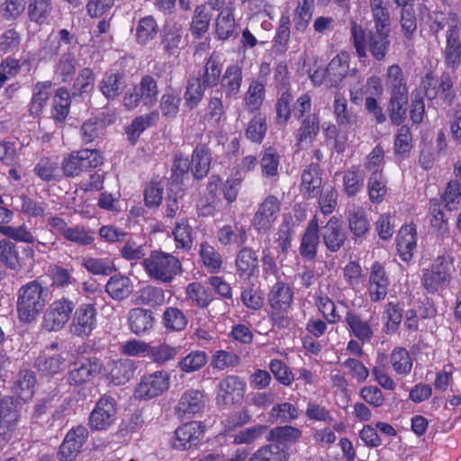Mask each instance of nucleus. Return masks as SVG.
<instances>
[{
  "mask_svg": "<svg viewBox=\"0 0 461 461\" xmlns=\"http://www.w3.org/2000/svg\"><path fill=\"white\" fill-rule=\"evenodd\" d=\"M351 39L359 59L366 58V49L376 61L384 60L389 52L391 31H368L351 21Z\"/></svg>",
  "mask_w": 461,
  "mask_h": 461,
  "instance_id": "nucleus-1",
  "label": "nucleus"
},
{
  "mask_svg": "<svg viewBox=\"0 0 461 461\" xmlns=\"http://www.w3.org/2000/svg\"><path fill=\"white\" fill-rule=\"evenodd\" d=\"M49 301V289L39 280H32L22 285L17 293V312L24 323L33 321L42 312Z\"/></svg>",
  "mask_w": 461,
  "mask_h": 461,
  "instance_id": "nucleus-2",
  "label": "nucleus"
},
{
  "mask_svg": "<svg viewBox=\"0 0 461 461\" xmlns=\"http://www.w3.org/2000/svg\"><path fill=\"white\" fill-rule=\"evenodd\" d=\"M222 67L217 57L211 55L206 60L203 71L188 79L185 100L186 105L193 109L203 100L207 88L217 86L221 80Z\"/></svg>",
  "mask_w": 461,
  "mask_h": 461,
  "instance_id": "nucleus-3",
  "label": "nucleus"
},
{
  "mask_svg": "<svg viewBox=\"0 0 461 461\" xmlns=\"http://www.w3.org/2000/svg\"><path fill=\"white\" fill-rule=\"evenodd\" d=\"M149 277L162 283H170L182 271V265L177 258L162 251H151L142 261Z\"/></svg>",
  "mask_w": 461,
  "mask_h": 461,
  "instance_id": "nucleus-4",
  "label": "nucleus"
},
{
  "mask_svg": "<svg viewBox=\"0 0 461 461\" xmlns=\"http://www.w3.org/2000/svg\"><path fill=\"white\" fill-rule=\"evenodd\" d=\"M158 86L156 78L150 75L141 77L140 83L133 87L132 92H127L123 96V105L127 110H133L142 104L147 108L153 107L158 102Z\"/></svg>",
  "mask_w": 461,
  "mask_h": 461,
  "instance_id": "nucleus-5",
  "label": "nucleus"
},
{
  "mask_svg": "<svg viewBox=\"0 0 461 461\" xmlns=\"http://www.w3.org/2000/svg\"><path fill=\"white\" fill-rule=\"evenodd\" d=\"M449 18L452 23L446 33L444 62L447 68L455 71L461 64L460 24L456 13L449 12Z\"/></svg>",
  "mask_w": 461,
  "mask_h": 461,
  "instance_id": "nucleus-6",
  "label": "nucleus"
},
{
  "mask_svg": "<svg viewBox=\"0 0 461 461\" xmlns=\"http://www.w3.org/2000/svg\"><path fill=\"white\" fill-rule=\"evenodd\" d=\"M116 401L109 395L102 396L89 415L91 429L100 431L108 429L116 420Z\"/></svg>",
  "mask_w": 461,
  "mask_h": 461,
  "instance_id": "nucleus-7",
  "label": "nucleus"
},
{
  "mask_svg": "<svg viewBox=\"0 0 461 461\" xmlns=\"http://www.w3.org/2000/svg\"><path fill=\"white\" fill-rule=\"evenodd\" d=\"M170 384V376L165 371H157L141 377L137 384L134 396L139 400H149L161 395Z\"/></svg>",
  "mask_w": 461,
  "mask_h": 461,
  "instance_id": "nucleus-8",
  "label": "nucleus"
},
{
  "mask_svg": "<svg viewBox=\"0 0 461 461\" xmlns=\"http://www.w3.org/2000/svg\"><path fill=\"white\" fill-rule=\"evenodd\" d=\"M451 267V261L444 256H438L434 259L430 268L424 270L422 276V285L427 292L435 293L450 281Z\"/></svg>",
  "mask_w": 461,
  "mask_h": 461,
  "instance_id": "nucleus-9",
  "label": "nucleus"
},
{
  "mask_svg": "<svg viewBox=\"0 0 461 461\" xmlns=\"http://www.w3.org/2000/svg\"><path fill=\"white\" fill-rule=\"evenodd\" d=\"M73 309L72 301L65 298L54 301L44 312L43 328L48 331L60 330L69 320Z\"/></svg>",
  "mask_w": 461,
  "mask_h": 461,
  "instance_id": "nucleus-10",
  "label": "nucleus"
},
{
  "mask_svg": "<svg viewBox=\"0 0 461 461\" xmlns=\"http://www.w3.org/2000/svg\"><path fill=\"white\" fill-rule=\"evenodd\" d=\"M96 314L93 303L81 304L74 312L70 332L77 337H88L96 327Z\"/></svg>",
  "mask_w": 461,
  "mask_h": 461,
  "instance_id": "nucleus-11",
  "label": "nucleus"
},
{
  "mask_svg": "<svg viewBox=\"0 0 461 461\" xmlns=\"http://www.w3.org/2000/svg\"><path fill=\"white\" fill-rule=\"evenodd\" d=\"M281 210V202L275 195H267L259 204L252 224L257 230L267 232L277 219Z\"/></svg>",
  "mask_w": 461,
  "mask_h": 461,
  "instance_id": "nucleus-12",
  "label": "nucleus"
},
{
  "mask_svg": "<svg viewBox=\"0 0 461 461\" xmlns=\"http://www.w3.org/2000/svg\"><path fill=\"white\" fill-rule=\"evenodd\" d=\"M102 365L96 358H86L74 364L67 375L70 385L80 386L90 382L101 373Z\"/></svg>",
  "mask_w": 461,
  "mask_h": 461,
  "instance_id": "nucleus-13",
  "label": "nucleus"
},
{
  "mask_svg": "<svg viewBox=\"0 0 461 461\" xmlns=\"http://www.w3.org/2000/svg\"><path fill=\"white\" fill-rule=\"evenodd\" d=\"M206 402L203 392L196 389L185 391L180 397L176 407V412L178 418L190 419L200 413Z\"/></svg>",
  "mask_w": 461,
  "mask_h": 461,
  "instance_id": "nucleus-14",
  "label": "nucleus"
},
{
  "mask_svg": "<svg viewBox=\"0 0 461 461\" xmlns=\"http://www.w3.org/2000/svg\"><path fill=\"white\" fill-rule=\"evenodd\" d=\"M203 435V428L198 421L186 422L175 431L172 447L185 450L196 446Z\"/></svg>",
  "mask_w": 461,
  "mask_h": 461,
  "instance_id": "nucleus-15",
  "label": "nucleus"
},
{
  "mask_svg": "<svg viewBox=\"0 0 461 461\" xmlns=\"http://www.w3.org/2000/svg\"><path fill=\"white\" fill-rule=\"evenodd\" d=\"M88 436V430L84 426H77L72 429L66 435L64 441L59 447V457L61 461H72L77 454Z\"/></svg>",
  "mask_w": 461,
  "mask_h": 461,
  "instance_id": "nucleus-16",
  "label": "nucleus"
},
{
  "mask_svg": "<svg viewBox=\"0 0 461 461\" xmlns=\"http://www.w3.org/2000/svg\"><path fill=\"white\" fill-rule=\"evenodd\" d=\"M246 383L237 375H229L219 383L218 401L223 404L240 402L244 396Z\"/></svg>",
  "mask_w": 461,
  "mask_h": 461,
  "instance_id": "nucleus-17",
  "label": "nucleus"
},
{
  "mask_svg": "<svg viewBox=\"0 0 461 461\" xmlns=\"http://www.w3.org/2000/svg\"><path fill=\"white\" fill-rule=\"evenodd\" d=\"M321 236L326 248L331 252H337L346 241L341 221L332 216L321 228Z\"/></svg>",
  "mask_w": 461,
  "mask_h": 461,
  "instance_id": "nucleus-18",
  "label": "nucleus"
},
{
  "mask_svg": "<svg viewBox=\"0 0 461 461\" xmlns=\"http://www.w3.org/2000/svg\"><path fill=\"white\" fill-rule=\"evenodd\" d=\"M349 71V55L347 52H340L336 55L328 64L324 79L327 86H337L348 75Z\"/></svg>",
  "mask_w": 461,
  "mask_h": 461,
  "instance_id": "nucleus-19",
  "label": "nucleus"
},
{
  "mask_svg": "<svg viewBox=\"0 0 461 461\" xmlns=\"http://www.w3.org/2000/svg\"><path fill=\"white\" fill-rule=\"evenodd\" d=\"M388 285L389 281L384 268L378 262H375L372 265L369 276V295L371 300L373 302L383 300L387 294Z\"/></svg>",
  "mask_w": 461,
  "mask_h": 461,
  "instance_id": "nucleus-20",
  "label": "nucleus"
},
{
  "mask_svg": "<svg viewBox=\"0 0 461 461\" xmlns=\"http://www.w3.org/2000/svg\"><path fill=\"white\" fill-rule=\"evenodd\" d=\"M155 317L153 312L144 308H133L128 313L130 330L138 336L152 330Z\"/></svg>",
  "mask_w": 461,
  "mask_h": 461,
  "instance_id": "nucleus-21",
  "label": "nucleus"
},
{
  "mask_svg": "<svg viewBox=\"0 0 461 461\" xmlns=\"http://www.w3.org/2000/svg\"><path fill=\"white\" fill-rule=\"evenodd\" d=\"M320 242L319 224L316 217L312 219L302 238L300 254L303 258L312 260L316 257Z\"/></svg>",
  "mask_w": 461,
  "mask_h": 461,
  "instance_id": "nucleus-22",
  "label": "nucleus"
},
{
  "mask_svg": "<svg viewBox=\"0 0 461 461\" xmlns=\"http://www.w3.org/2000/svg\"><path fill=\"white\" fill-rule=\"evenodd\" d=\"M160 45L168 55H176L185 45L182 29L176 24H167L160 33Z\"/></svg>",
  "mask_w": 461,
  "mask_h": 461,
  "instance_id": "nucleus-23",
  "label": "nucleus"
},
{
  "mask_svg": "<svg viewBox=\"0 0 461 461\" xmlns=\"http://www.w3.org/2000/svg\"><path fill=\"white\" fill-rule=\"evenodd\" d=\"M242 83V69L237 64L230 65L221 77L220 83L226 98L237 97Z\"/></svg>",
  "mask_w": 461,
  "mask_h": 461,
  "instance_id": "nucleus-24",
  "label": "nucleus"
},
{
  "mask_svg": "<svg viewBox=\"0 0 461 461\" xmlns=\"http://www.w3.org/2000/svg\"><path fill=\"white\" fill-rule=\"evenodd\" d=\"M396 246L401 258L406 262L411 260L416 248V228L413 225H405L400 229Z\"/></svg>",
  "mask_w": 461,
  "mask_h": 461,
  "instance_id": "nucleus-25",
  "label": "nucleus"
},
{
  "mask_svg": "<svg viewBox=\"0 0 461 461\" xmlns=\"http://www.w3.org/2000/svg\"><path fill=\"white\" fill-rule=\"evenodd\" d=\"M320 131V119L317 114L311 113L303 118L296 131V146L303 149L312 143Z\"/></svg>",
  "mask_w": 461,
  "mask_h": 461,
  "instance_id": "nucleus-26",
  "label": "nucleus"
},
{
  "mask_svg": "<svg viewBox=\"0 0 461 461\" xmlns=\"http://www.w3.org/2000/svg\"><path fill=\"white\" fill-rule=\"evenodd\" d=\"M408 104V90L391 92L388 103V113L393 125H401L405 118Z\"/></svg>",
  "mask_w": 461,
  "mask_h": 461,
  "instance_id": "nucleus-27",
  "label": "nucleus"
},
{
  "mask_svg": "<svg viewBox=\"0 0 461 461\" xmlns=\"http://www.w3.org/2000/svg\"><path fill=\"white\" fill-rule=\"evenodd\" d=\"M105 291L111 298L121 302L132 294L133 283L128 276L114 275L109 278Z\"/></svg>",
  "mask_w": 461,
  "mask_h": 461,
  "instance_id": "nucleus-28",
  "label": "nucleus"
},
{
  "mask_svg": "<svg viewBox=\"0 0 461 461\" xmlns=\"http://www.w3.org/2000/svg\"><path fill=\"white\" fill-rule=\"evenodd\" d=\"M236 267L240 277L248 279L253 276L258 270L256 252L249 248L240 249L236 258Z\"/></svg>",
  "mask_w": 461,
  "mask_h": 461,
  "instance_id": "nucleus-29",
  "label": "nucleus"
},
{
  "mask_svg": "<svg viewBox=\"0 0 461 461\" xmlns=\"http://www.w3.org/2000/svg\"><path fill=\"white\" fill-rule=\"evenodd\" d=\"M192 172L195 178L201 179L207 176L211 165L210 149L203 144L195 147L192 155Z\"/></svg>",
  "mask_w": 461,
  "mask_h": 461,
  "instance_id": "nucleus-30",
  "label": "nucleus"
},
{
  "mask_svg": "<svg viewBox=\"0 0 461 461\" xmlns=\"http://www.w3.org/2000/svg\"><path fill=\"white\" fill-rule=\"evenodd\" d=\"M288 458V447L272 442L258 449L249 461H287Z\"/></svg>",
  "mask_w": 461,
  "mask_h": 461,
  "instance_id": "nucleus-31",
  "label": "nucleus"
},
{
  "mask_svg": "<svg viewBox=\"0 0 461 461\" xmlns=\"http://www.w3.org/2000/svg\"><path fill=\"white\" fill-rule=\"evenodd\" d=\"M269 303L275 311H286L293 301V292L285 283L278 282L271 289Z\"/></svg>",
  "mask_w": 461,
  "mask_h": 461,
  "instance_id": "nucleus-32",
  "label": "nucleus"
},
{
  "mask_svg": "<svg viewBox=\"0 0 461 461\" xmlns=\"http://www.w3.org/2000/svg\"><path fill=\"white\" fill-rule=\"evenodd\" d=\"M215 32L220 40H228L237 36L236 22L231 9L224 8L215 20Z\"/></svg>",
  "mask_w": 461,
  "mask_h": 461,
  "instance_id": "nucleus-33",
  "label": "nucleus"
},
{
  "mask_svg": "<svg viewBox=\"0 0 461 461\" xmlns=\"http://www.w3.org/2000/svg\"><path fill=\"white\" fill-rule=\"evenodd\" d=\"M321 185L320 167L317 164H310L302 174V191L306 198L314 197Z\"/></svg>",
  "mask_w": 461,
  "mask_h": 461,
  "instance_id": "nucleus-34",
  "label": "nucleus"
},
{
  "mask_svg": "<svg viewBox=\"0 0 461 461\" xmlns=\"http://www.w3.org/2000/svg\"><path fill=\"white\" fill-rule=\"evenodd\" d=\"M0 261L14 271L21 270L23 266L17 246L8 239L0 240Z\"/></svg>",
  "mask_w": 461,
  "mask_h": 461,
  "instance_id": "nucleus-35",
  "label": "nucleus"
},
{
  "mask_svg": "<svg viewBox=\"0 0 461 461\" xmlns=\"http://www.w3.org/2000/svg\"><path fill=\"white\" fill-rule=\"evenodd\" d=\"M36 383L34 373L30 370H22L14 384L13 391L19 399L27 402L33 395V387Z\"/></svg>",
  "mask_w": 461,
  "mask_h": 461,
  "instance_id": "nucleus-36",
  "label": "nucleus"
},
{
  "mask_svg": "<svg viewBox=\"0 0 461 461\" xmlns=\"http://www.w3.org/2000/svg\"><path fill=\"white\" fill-rule=\"evenodd\" d=\"M18 400L14 397H5L0 401V434H5V428H11L18 419Z\"/></svg>",
  "mask_w": 461,
  "mask_h": 461,
  "instance_id": "nucleus-37",
  "label": "nucleus"
},
{
  "mask_svg": "<svg viewBox=\"0 0 461 461\" xmlns=\"http://www.w3.org/2000/svg\"><path fill=\"white\" fill-rule=\"evenodd\" d=\"M212 14L209 13L205 5H199L194 11L192 23L190 25V32L196 39L202 38L207 32Z\"/></svg>",
  "mask_w": 461,
  "mask_h": 461,
  "instance_id": "nucleus-38",
  "label": "nucleus"
},
{
  "mask_svg": "<svg viewBox=\"0 0 461 461\" xmlns=\"http://www.w3.org/2000/svg\"><path fill=\"white\" fill-rule=\"evenodd\" d=\"M158 32V25L152 15L139 20L136 26V41L140 45H146L154 40Z\"/></svg>",
  "mask_w": 461,
  "mask_h": 461,
  "instance_id": "nucleus-39",
  "label": "nucleus"
},
{
  "mask_svg": "<svg viewBox=\"0 0 461 461\" xmlns=\"http://www.w3.org/2000/svg\"><path fill=\"white\" fill-rule=\"evenodd\" d=\"M52 12L51 0H29L28 15L38 24L48 23Z\"/></svg>",
  "mask_w": 461,
  "mask_h": 461,
  "instance_id": "nucleus-40",
  "label": "nucleus"
},
{
  "mask_svg": "<svg viewBox=\"0 0 461 461\" xmlns=\"http://www.w3.org/2000/svg\"><path fill=\"white\" fill-rule=\"evenodd\" d=\"M158 120V113L152 112L146 115L136 117L127 128L130 142L134 145L142 131L154 125Z\"/></svg>",
  "mask_w": 461,
  "mask_h": 461,
  "instance_id": "nucleus-41",
  "label": "nucleus"
},
{
  "mask_svg": "<svg viewBox=\"0 0 461 461\" xmlns=\"http://www.w3.org/2000/svg\"><path fill=\"white\" fill-rule=\"evenodd\" d=\"M70 95L66 88H59L53 97L52 118L63 122L69 113Z\"/></svg>",
  "mask_w": 461,
  "mask_h": 461,
  "instance_id": "nucleus-42",
  "label": "nucleus"
},
{
  "mask_svg": "<svg viewBox=\"0 0 461 461\" xmlns=\"http://www.w3.org/2000/svg\"><path fill=\"white\" fill-rule=\"evenodd\" d=\"M164 291L156 286L147 285L140 289L135 295L136 304L158 306L164 303Z\"/></svg>",
  "mask_w": 461,
  "mask_h": 461,
  "instance_id": "nucleus-43",
  "label": "nucleus"
},
{
  "mask_svg": "<svg viewBox=\"0 0 461 461\" xmlns=\"http://www.w3.org/2000/svg\"><path fill=\"white\" fill-rule=\"evenodd\" d=\"M301 434V431L295 427H276L269 431L267 440L287 447V444L294 443Z\"/></svg>",
  "mask_w": 461,
  "mask_h": 461,
  "instance_id": "nucleus-44",
  "label": "nucleus"
},
{
  "mask_svg": "<svg viewBox=\"0 0 461 461\" xmlns=\"http://www.w3.org/2000/svg\"><path fill=\"white\" fill-rule=\"evenodd\" d=\"M333 107L336 122L339 125L351 127L357 124V116L348 109L345 97L339 95H336Z\"/></svg>",
  "mask_w": 461,
  "mask_h": 461,
  "instance_id": "nucleus-45",
  "label": "nucleus"
},
{
  "mask_svg": "<svg viewBox=\"0 0 461 461\" xmlns=\"http://www.w3.org/2000/svg\"><path fill=\"white\" fill-rule=\"evenodd\" d=\"M52 84L50 81L38 82L34 86V92L31 103L30 112L38 115L45 106L50 96V89Z\"/></svg>",
  "mask_w": 461,
  "mask_h": 461,
  "instance_id": "nucleus-46",
  "label": "nucleus"
},
{
  "mask_svg": "<svg viewBox=\"0 0 461 461\" xmlns=\"http://www.w3.org/2000/svg\"><path fill=\"white\" fill-rule=\"evenodd\" d=\"M345 320L356 338L363 343L370 341L373 337V330L367 321L351 312L347 313Z\"/></svg>",
  "mask_w": 461,
  "mask_h": 461,
  "instance_id": "nucleus-47",
  "label": "nucleus"
},
{
  "mask_svg": "<svg viewBox=\"0 0 461 461\" xmlns=\"http://www.w3.org/2000/svg\"><path fill=\"white\" fill-rule=\"evenodd\" d=\"M348 226L354 237H362L369 230V222L365 212L360 207H354L348 212Z\"/></svg>",
  "mask_w": 461,
  "mask_h": 461,
  "instance_id": "nucleus-48",
  "label": "nucleus"
},
{
  "mask_svg": "<svg viewBox=\"0 0 461 461\" xmlns=\"http://www.w3.org/2000/svg\"><path fill=\"white\" fill-rule=\"evenodd\" d=\"M99 87L106 98L113 99L120 95L123 90L122 76L117 73L106 74L100 82Z\"/></svg>",
  "mask_w": 461,
  "mask_h": 461,
  "instance_id": "nucleus-49",
  "label": "nucleus"
},
{
  "mask_svg": "<svg viewBox=\"0 0 461 461\" xmlns=\"http://www.w3.org/2000/svg\"><path fill=\"white\" fill-rule=\"evenodd\" d=\"M35 366L45 375H55L64 369L65 358L60 355L40 356L36 360Z\"/></svg>",
  "mask_w": 461,
  "mask_h": 461,
  "instance_id": "nucleus-50",
  "label": "nucleus"
},
{
  "mask_svg": "<svg viewBox=\"0 0 461 461\" xmlns=\"http://www.w3.org/2000/svg\"><path fill=\"white\" fill-rule=\"evenodd\" d=\"M135 369V363L131 359L117 361L111 370L112 380L116 384H125L133 377Z\"/></svg>",
  "mask_w": 461,
  "mask_h": 461,
  "instance_id": "nucleus-51",
  "label": "nucleus"
},
{
  "mask_svg": "<svg viewBox=\"0 0 461 461\" xmlns=\"http://www.w3.org/2000/svg\"><path fill=\"white\" fill-rule=\"evenodd\" d=\"M82 266L93 275L109 276L116 270L110 258H86Z\"/></svg>",
  "mask_w": 461,
  "mask_h": 461,
  "instance_id": "nucleus-52",
  "label": "nucleus"
},
{
  "mask_svg": "<svg viewBox=\"0 0 461 461\" xmlns=\"http://www.w3.org/2000/svg\"><path fill=\"white\" fill-rule=\"evenodd\" d=\"M185 313L176 307H168L163 313V324L167 330L181 331L187 325Z\"/></svg>",
  "mask_w": 461,
  "mask_h": 461,
  "instance_id": "nucleus-53",
  "label": "nucleus"
},
{
  "mask_svg": "<svg viewBox=\"0 0 461 461\" xmlns=\"http://www.w3.org/2000/svg\"><path fill=\"white\" fill-rule=\"evenodd\" d=\"M0 233L8 238L19 242L33 243L35 241L34 236L30 231L25 224L19 226L0 225Z\"/></svg>",
  "mask_w": 461,
  "mask_h": 461,
  "instance_id": "nucleus-54",
  "label": "nucleus"
},
{
  "mask_svg": "<svg viewBox=\"0 0 461 461\" xmlns=\"http://www.w3.org/2000/svg\"><path fill=\"white\" fill-rule=\"evenodd\" d=\"M363 183L364 176L357 167H352L344 173V190L348 196L356 195L361 190Z\"/></svg>",
  "mask_w": 461,
  "mask_h": 461,
  "instance_id": "nucleus-55",
  "label": "nucleus"
},
{
  "mask_svg": "<svg viewBox=\"0 0 461 461\" xmlns=\"http://www.w3.org/2000/svg\"><path fill=\"white\" fill-rule=\"evenodd\" d=\"M264 94V84L259 82L258 80H252L245 97L246 106L250 111L258 110L263 103Z\"/></svg>",
  "mask_w": 461,
  "mask_h": 461,
  "instance_id": "nucleus-56",
  "label": "nucleus"
},
{
  "mask_svg": "<svg viewBox=\"0 0 461 461\" xmlns=\"http://www.w3.org/2000/svg\"><path fill=\"white\" fill-rule=\"evenodd\" d=\"M181 104L179 94L173 91H167L160 98L159 108L162 115L167 118H174L178 111Z\"/></svg>",
  "mask_w": 461,
  "mask_h": 461,
  "instance_id": "nucleus-57",
  "label": "nucleus"
},
{
  "mask_svg": "<svg viewBox=\"0 0 461 461\" xmlns=\"http://www.w3.org/2000/svg\"><path fill=\"white\" fill-rule=\"evenodd\" d=\"M207 362V356L203 351H192L178 362L179 368L191 373L201 369Z\"/></svg>",
  "mask_w": 461,
  "mask_h": 461,
  "instance_id": "nucleus-58",
  "label": "nucleus"
},
{
  "mask_svg": "<svg viewBox=\"0 0 461 461\" xmlns=\"http://www.w3.org/2000/svg\"><path fill=\"white\" fill-rule=\"evenodd\" d=\"M412 136L411 130L406 125H402L394 140V152L401 158H405L411 149Z\"/></svg>",
  "mask_w": 461,
  "mask_h": 461,
  "instance_id": "nucleus-59",
  "label": "nucleus"
},
{
  "mask_svg": "<svg viewBox=\"0 0 461 461\" xmlns=\"http://www.w3.org/2000/svg\"><path fill=\"white\" fill-rule=\"evenodd\" d=\"M180 348H173L166 344H160L156 347H149V357L158 364H165L174 359L179 353Z\"/></svg>",
  "mask_w": 461,
  "mask_h": 461,
  "instance_id": "nucleus-60",
  "label": "nucleus"
},
{
  "mask_svg": "<svg viewBox=\"0 0 461 461\" xmlns=\"http://www.w3.org/2000/svg\"><path fill=\"white\" fill-rule=\"evenodd\" d=\"M367 188L370 200L373 203H380L387 192L383 174H371Z\"/></svg>",
  "mask_w": 461,
  "mask_h": 461,
  "instance_id": "nucleus-61",
  "label": "nucleus"
},
{
  "mask_svg": "<svg viewBox=\"0 0 461 461\" xmlns=\"http://www.w3.org/2000/svg\"><path fill=\"white\" fill-rule=\"evenodd\" d=\"M77 60L73 53H64L59 59L55 73L61 77L62 81H68L76 71Z\"/></svg>",
  "mask_w": 461,
  "mask_h": 461,
  "instance_id": "nucleus-62",
  "label": "nucleus"
},
{
  "mask_svg": "<svg viewBox=\"0 0 461 461\" xmlns=\"http://www.w3.org/2000/svg\"><path fill=\"white\" fill-rule=\"evenodd\" d=\"M21 199V212L30 218L44 217L47 204L44 202H38L34 199L22 195Z\"/></svg>",
  "mask_w": 461,
  "mask_h": 461,
  "instance_id": "nucleus-63",
  "label": "nucleus"
},
{
  "mask_svg": "<svg viewBox=\"0 0 461 461\" xmlns=\"http://www.w3.org/2000/svg\"><path fill=\"white\" fill-rule=\"evenodd\" d=\"M391 362L394 371L398 374H407L412 366L409 352L403 348H395L392 352Z\"/></svg>",
  "mask_w": 461,
  "mask_h": 461,
  "instance_id": "nucleus-64",
  "label": "nucleus"
}]
</instances>
